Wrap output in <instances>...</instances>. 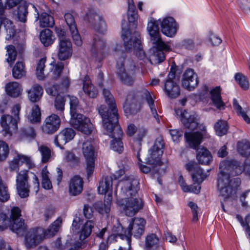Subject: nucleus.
<instances>
[{
	"mask_svg": "<svg viewBox=\"0 0 250 250\" xmlns=\"http://www.w3.org/2000/svg\"><path fill=\"white\" fill-rule=\"evenodd\" d=\"M147 30L150 36V41L155 47L153 53L150 57V61H153L155 63H160L165 59L163 51H168L169 46L162 41L159 25L156 21L151 19L148 21Z\"/></svg>",
	"mask_w": 250,
	"mask_h": 250,
	"instance_id": "1",
	"label": "nucleus"
},
{
	"mask_svg": "<svg viewBox=\"0 0 250 250\" xmlns=\"http://www.w3.org/2000/svg\"><path fill=\"white\" fill-rule=\"evenodd\" d=\"M106 106L101 105L98 108L99 113L103 119V126L106 130V133L113 139H121L123 132L121 126L118 124L119 115L114 112L108 115L105 114Z\"/></svg>",
	"mask_w": 250,
	"mask_h": 250,
	"instance_id": "2",
	"label": "nucleus"
},
{
	"mask_svg": "<svg viewBox=\"0 0 250 250\" xmlns=\"http://www.w3.org/2000/svg\"><path fill=\"white\" fill-rule=\"evenodd\" d=\"M218 175L217 189L219 196L224 200L229 198L235 188L239 186L240 181L238 178L230 179V176L219 169Z\"/></svg>",
	"mask_w": 250,
	"mask_h": 250,
	"instance_id": "3",
	"label": "nucleus"
},
{
	"mask_svg": "<svg viewBox=\"0 0 250 250\" xmlns=\"http://www.w3.org/2000/svg\"><path fill=\"white\" fill-rule=\"evenodd\" d=\"M122 32V38L125 49L127 51H133L134 53L140 60L144 58L145 53L141 46L139 34L134 32L131 35L129 30L125 29L123 24Z\"/></svg>",
	"mask_w": 250,
	"mask_h": 250,
	"instance_id": "4",
	"label": "nucleus"
},
{
	"mask_svg": "<svg viewBox=\"0 0 250 250\" xmlns=\"http://www.w3.org/2000/svg\"><path fill=\"white\" fill-rule=\"evenodd\" d=\"M117 73L122 82L128 85H131L133 82L132 75L136 69L134 62L131 60H125L124 57L117 60Z\"/></svg>",
	"mask_w": 250,
	"mask_h": 250,
	"instance_id": "5",
	"label": "nucleus"
},
{
	"mask_svg": "<svg viewBox=\"0 0 250 250\" xmlns=\"http://www.w3.org/2000/svg\"><path fill=\"white\" fill-rule=\"evenodd\" d=\"M117 204L123 212L128 216H133L143 208L141 199L136 197L122 198L118 200Z\"/></svg>",
	"mask_w": 250,
	"mask_h": 250,
	"instance_id": "6",
	"label": "nucleus"
},
{
	"mask_svg": "<svg viewBox=\"0 0 250 250\" xmlns=\"http://www.w3.org/2000/svg\"><path fill=\"white\" fill-rule=\"evenodd\" d=\"M139 181L133 176H125L119 183L123 198L136 197L139 190Z\"/></svg>",
	"mask_w": 250,
	"mask_h": 250,
	"instance_id": "7",
	"label": "nucleus"
},
{
	"mask_svg": "<svg viewBox=\"0 0 250 250\" xmlns=\"http://www.w3.org/2000/svg\"><path fill=\"white\" fill-rule=\"evenodd\" d=\"M21 210L18 207L13 208L10 212V229L18 235L22 236L27 229L24 220L21 217Z\"/></svg>",
	"mask_w": 250,
	"mask_h": 250,
	"instance_id": "8",
	"label": "nucleus"
},
{
	"mask_svg": "<svg viewBox=\"0 0 250 250\" xmlns=\"http://www.w3.org/2000/svg\"><path fill=\"white\" fill-rule=\"evenodd\" d=\"M83 152L86 159V173L87 177L90 176L93 172L95 166L94 151L92 142L87 141L83 144Z\"/></svg>",
	"mask_w": 250,
	"mask_h": 250,
	"instance_id": "9",
	"label": "nucleus"
},
{
	"mask_svg": "<svg viewBox=\"0 0 250 250\" xmlns=\"http://www.w3.org/2000/svg\"><path fill=\"white\" fill-rule=\"evenodd\" d=\"M219 169L232 176L241 174L244 170L242 164L234 160L222 161L220 164Z\"/></svg>",
	"mask_w": 250,
	"mask_h": 250,
	"instance_id": "10",
	"label": "nucleus"
},
{
	"mask_svg": "<svg viewBox=\"0 0 250 250\" xmlns=\"http://www.w3.org/2000/svg\"><path fill=\"white\" fill-rule=\"evenodd\" d=\"M28 171H21L18 173L16 179V187L19 195L21 198L29 196V186L28 184Z\"/></svg>",
	"mask_w": 250,
	"mask_h": 250,
	"instance_id": "11",
	"label": "nucleus"
},
{
	"mask_svg": "<svg viewBox=\"0 0 250 250\" xmlns=\"http://www.w3.org/2000/svg\"><path fill=\"white\" fill-rule=\"evenodd\" d=\"M43 229L42 228L32 229L26 235L25 244L27 248L35 247L43 239Z\"/></svg>",
	"mask_w": 250,
	"mask_h": 250,
	"instance_id": "12",
	"label": "nucleus"
},
{
	"mask_svg": "<svg viewBox=\"0 0 250 250\" xmlns=\"http://www.w3.org/2000/svg\"><path fill=\"white\" fill-rule=\"evenodd\" d=\"M61 120L59 116L53 114L47 117L42 126L43 132L46 134H52L59 128Z\"/></svg>",
	"mask_w": 250,
	"mask_h": 250,
	"instance_id": "13",
	"label": "nucleus"
},
{
	"mask_svg": "<svg viewBox=\"0 0 250 250\" xmlns=\"http://www.w3.org/2000/svg\"><path fill=\"white\" fill-rule=\"evenodd\" d=\"M197 74L193 69H188L183 74L182 78V86L186 89L191 91L198 84Z\"/></svg>",
	"mask_w": 250,
	"mask_h": 250,
	"instance_id": "14",
	"label": "nucleus"
},
{
	"mask_svg": "<svg viewBox=\"0 0 250 250\" xmlns=\"http://www.w3.org/2000/svg\"><path fill=\"white\" fill-rule=\"evenodd\" d=\"M188 171H192V179L194 183L201 184L207 178V175L203 173L201 167L195 162H190L186 165Z\"/></svg>",
	"mask_w": 250,
	"mask_h": 250,
	"instance_id": "15",
	"label": "nucleus"
},
{
	"mask_svg": "<svg viewBox=\"0 0 250 250\" xmlns=\"http://www.w3.org/2000/svg\"><path fill=\"white\" fill-rule=\"evenodd\" d=\"M164 148V143L162 141L157 140L151 149L150 157L148 158L146 163L151 165L159 164Z\"/></svg>",
	"mask_w": 250,
	"mask_h": 250,
	"instance_id": "16",
	"label": "nucleus"
},
{
	"mask_svg": "<svg viewBox=\"0 0 250 250\" xmlns=\"http://www.w3.org/2000/svg\"><path fill=\"white\" fill-rule=\"evenodd\" d=\"M87 18L88 22L95 30L102 34L106 31V24L100 14L91 11L87 14Z\"/></svg>",
	"mask_w": 250,
	"mask_h": 250,
	"instance_id": "17",
	"label": "nucleus"
},
{
	"mask_svg": "<svg viewBox=\"0 0 250 250\" xmlns=\"http://www.w3.org/2000/svg\"><path fill=\"white\" fill-rule=\"evenodd\" d=\"M75 135V132L72 128H64L55 136L54 143L61 149H64L63 146L73 139Z\"/></svg>",
	"mask_w": 250,
	"mask_h": 250,
	"instance_id": "18",
	"label": "nucleus"
},
{
	"mask_svg": "<svg viewBox=\"0 0 250 250\" xmlns=\"http://www.w3.org/2000/svg\"><path fill=\"white\" fill-rule=\"evenodd\" d=\"M64 17L74 43L78 46H81L82 44V41L79 34L74 17L70 13H66Z\"/></svg>",
	"mask_w": 250,
	"mask_h": 250,
	"instance_id": "19",
	"label": "nucleus"
},
{
	"mask_svg": "<svg viewBox=\"0 0 250 250\" xmlns=\"http://www.w3.org/2000/svg\"><path fill=\"white\" fill-rule=\"evenodd\" d=\"M146 221L142 218H135L131 220L128 229L130 230V237L133 235L134 237L139 238L144 232Z\"/></svg>",
	"mask_w": 250,
	"mask_h": 250,
	"instance_id": "20",
	"label": "nucleus"
},
{
	"mask_svg": "<svg viewBox=\"0 0 250 250\" xmlns=\"http://www.w3.org/2000/svg\"><path fill=\"white\" fill-rule=\"evenodd\" d=\"M178 29V25L172 17L166 18L161 22V31L164 34L168 37L174 36Z\"/></svg>",
	"mask_w": 250,
	"mask_h": 250,
	"instance_id": "21",
	"label": "nucleus"
},
{
	"mask_svg": "<svg viewBox=\"0 0 250 250\" xmlns=\"http://www.w3.org/2000/svg\"><path fill=\"white\" fill-rule=\"evenodd\" d=\"M17 122L16 119H14L12 115H5L1 117V125L3 127L2 132L3 135L6 136L12 135V130H15L17 127Z\"/></svg>",
	"mask_w": 250,
	"mask_h": 250,
	"instance_id": "22",
	"label": "nucleus"
},
{
	"mask_svg": "<svg viewBox=\"0 0 250 250\" xmlns=\"http://www.w3.org/2000/svg\"><path fill=\"white\" fill-rule=\"evenodd\" d=\"M20 162L21 163H25L29 168L34 166V164L32 162L30 157L19 154L16 152L13 160L9 163V168L10 170L11 171L18 170Z\"/></svg>",
	"mask_w": 250,
	"mask_h": 250,
	"instance_id": "23",
	"label": "nucleus"
},
{
	"mask_svg": "<svg viewBox=\"0 0 250 250\" xmlns=\"http://www.w3.org/2000/svg\"><path fill=\"white\" fill-rule=\"evenodd\" d=\"M72 54V44L69 39L59 42L58 56L59 60L64 61L69 59Z\"/></svg>",
	"mask_w": 250,
	"mask_h": 250,
	"instance_id": "24",
	"label": "nucleus"
},
{
	"mask_svg": "<svg viewBox=\"0 0 250 250\" xmlns=\"http://www.w3.org/2000/svg\"><path fill=\"white\" fill-rule=\"evenodd\" d=\"M31 5L35 11L36 21L40 20V25L41 27H51L54 25V20L52 16L43 12L41 13L40 17V11L37 7L34 5Z\"/></svg>",
	"mask_w": 250,
	"mask_h": 250,
	"instance_id": "25",
	"label": "nucleus"
},
{
	"mask_svg": "<svg viewBox=\"0 0 250 250\" xmlns=\"http://www.w3.org/2000/svg\"><path fill=\"white\" fill-rule=\"evenodd\" d=\"M123 108L126 115L128 116L137 113L140 110V106L137 100L130 94L127 96Z\"/></svg>",
	"mask_w": 250,
	"mask_h": 250,
	"instance_id": "26",
	"label": "nucleus"
},
{
	"mask_svg": "<svg viewBox=\"0 0 250 250\" xmlns=\"http://www.w3.org/2000/svg\"><path fill=\"white\" fill-rule=\"evenodd\" d=\"M184 126L190 130L196 129L198 126L197 116L184 110L181 119Z\"/></svg>",
	"mask_w": 250,
	"mask_h": 250,
	"instance_id": "27",
	"label": "nucleus"
},
{
	"mask_svg": "<svg viewBox=\"0 0 250 250\" xmlns=\"http://www.w3.org/2000/svg\"><path fill=\"white\" fill-rule=\"evenodd\" d=\"M83 182L79 176H75L69 181V193L71 196H77L81 193L83 189Z\"/></svg>",
	"mask_w": 250,
	"mask_h": 250,
	"instance_id": "28",
	"label": "nucleus"
},
{
	"mask_svg": "<svg viewBox=\"0 0 250 250\" xmlns=\"http://www.w3.org/2000/svg\"><path fill=\"white\" fill-rule=\"evenodd\" d=\"M103 95L105 102L109 106V109H106L104 114H107L108 112V115L110 113H114V112L118 113L115 100L110 90L106 88H104L103 90Z\"/></svg>",
	"mask_w": 250,
	"mask_h": 250,
	"instance_id": "29",
	"label": "nucleus"
},
{
	"mask_svg": "<svg viewBox=\"0 0 250 250\" xmlns=\"http://www.w3.org/2000/svg\"><path fill=\"white\" fill-rule=\"evenodd\" d=\"M204 134L200 132H196L193 133H185V137L188 145L190 147L196 149L198 146L200 144Z\"/></svg>",
	"mask_w": 250,
	"mask_h": 250,
	"instance_id": "30",
	"label": "nucleus"
},
{
	"mask_svg": "<svg viewBox=\"0 0 250 250\" xmlns=\"http://www.w3.org/2000/svg\"><path fill=\"white\" fill-rule=\"evenodd\" d=\"M210 93V99L214 105L220 110L225 109V104L222 100L220 87L216 86L211 90Z\"/></svg>",
	"mask_w": 250,
	"mask_h": 250,
	"instance_id": "31",
	"label": "nucleus"
},
{
	"mask_svg": "<svg viewBox=\"0 0 250 250\" xmlns=\"http://www.w3.org/2000/svg\"><path fill=\"white\" fill-rule=\"evenodd\" d=\"M142 93L143 94L142 96L147 102L154 118L156 119L158 123H160V118H161V116L159 115L157 112V110L154 105V100L151 96L150 93L146 89L143 90Z\"/></svg>",
	"mask_w": 250,
	"mask_h": 250,
	"instance_id": "32",
	"label": "nucleus"
},
{
	"mask_svg": "<svg viewBox=\"0 0 250 250\" xmlns=\"http://www.w3.org/2000/svg\"><path fill=\"white\" fill-rule=\"evenodd\" d=\"M165 89L167 95L170 98H176L180 94V87L174 81H166Z\"/></svg>",
	"mask_w": 250,
	"mask_h": 250,
	"instance_id": "33",
	"label": "nucleus"
},
{
	"mask_svg": "<svg viewBox=\"0 0 250 250\" xmlns=\"http://www.w3.org/2000/svg\"><path fill=\"white\" fill-rule=\"evenodd\" d=\"M83 90L90 98H95L98 94L96 88L91 83L89 76H85L83 80Z\"/></svg>",
	"mask_w": 250,
	"mask_h": 250,
	"instance_id": "34",
	"label": "nucleus"
},
{
	"mask_svg": "<svg viewBox=\"0 0 250 250\" xmlns=\"http://www.w3.org/2000/svg\"><path fill=\"white\" fill-rule=\"evenodd\" d=\"M196 158L200 164L209 165L212 161L210 152L204 147L197 149Z\"/></svg>",
	"mask_w": 250,
	"mask_h": 250,
	"instance_id": "35",
	"label": "nucleus"
},
{
	"mask_svg": "<svg viewBox=\"0 0 250 250\" xmlns=\"http://www.w3.org/2000/svg\"><path fill=\"white\" fill-rule=\"evenodd\" d=\"M115 238L119 237L122 240L125 239L128 249L131 246V237H130V230L125 229L121 225H119L115 230Z\"/></svg>",
	"mask_w": 250,
	"mask_h": 250,
	"instance_id": "36",
	"label": "nucleus"
},
{
	"mask_svg": "<svg viewBox=\"0 0 250 250\" xmlns=\"http://www.w3.org/2000/svg\"><path fill=\"white\" fill-rule=\"evenodd\" d=\"M5 88L7 95L13 98L19 97L21 95L22 90L21 85L16 82L7 83Z\"/></svg>",
	"mask_w": 250,
	"mask_h": 250,
	"instance_id": "37",
	"label": "nucleus"
},
{
	"mask_svg": "<svg viewBox=\"0 0 250 250\" xmlns=\"http://www.w3.org/2000/svg\"><path fill=\"white\" fill-rule=\"evenodd\" d=\"M112 178L110 176H107L103 178L99 183L98 187L99 193L101 194H106L107 192L112 190Z\"/></svg>",
	"mask_w": 250,
	"mask_h": 250,
	"instance_id": "38",
	"label": "nucleus"
},
{
	"mask_svg": "<svg viewBox=\"0 0 250 250\" xmlns=\"http://www.w3.org/2000/svg\"><path fill=\"white\" fill-rule=\"evenodd\" d=\"M42 93V88L38 84H34L28 91L29 99L33 102H37L41 98Z\"/></svg>",
	"mask_w": 250,
	"mask_h": 250,
	"instance_id": "39",
	"label": "nucleus"
},
{
	"mask_svg": "<svg viewBox=\"0 0 250 250\" xmlns=\"http://www.w3.org/2000/svg\"><path fill=\"white\" fill-rule=\"evenodd\" d=\"M62 222V220L60 218L55 220L45 231L43 230V238L45 237L49 238L53 236L58 231Z\"/></svg>",
	"mask_w": 250,
	"mask_h": 250,
	"instance_id": "40",
	"label": "nucleus"
},
{
	"mask_svg": "<svg viewBox=\"0 0 250 250\" xmlns=\"http://www.w3.org/2000/svg\"><path fill=\"white\" fill-rule=\"evenodd\" d=\"M62 222V220L60 218L55 220L45 231L43 230V238L45 237L49 238L53 236L58 231Z\"/></svg>",
	"mask_w": 250,
	"mask_h": 250,
	"instance_id": "41",
	"label": "nucleus"
},
{
	"mask_svg": "<svg viewBox=\"0 0 250 250\" xmlns=\"http://www.w3.org/2000/svg\"><path fill=\"white\" fill-rule=\"evenodd\" d=\"M62 222V220L60 218L55 220L45 231L43 230V238L45 237L49 238L53 236L58 231Z\"/></svg>",
	"mask_w": 250,
	"mask_h": 250,
	"instance_id": "42",
	"label": "nucleus"
},
{
	"mask_svg": "<svg viewBox=\"0 0 250 250\" xmlns=\"http://www.w3.org/2000/svg\"><path fill=\"white\" fill-rule=\"evenodd\" d=\"M95 225L94 220L87 221L82 227L80 231V239L84 240L88 237L91 233L92 229Z\"/></svg>",
	"mask_w": 250,
	"mask_h": 250,
	"instance_id": "43",
	"label": "nucleus"
},
{
	"mask_svg": "<svg viewBox=\"0 0 250 250\" xmlns=\"http://www.w3.org/2000/svg\"><path fill=\"white\" fill-rule=\"evenodd\" d=\"M55 38L52 35V32L49 29H45L40 33V40L45 46H48L52 44Z\"/></svg>",
	"mask_w": 250,
	"mask_h": 250,
	"instance_id": "44",
	"label": "nucleus"
},
{
	"mask_svg": "<svg viewBox=\"0 0 250 250\" xmlns=\"http://www.w3.org/2000/svg\"><path fill=\"white\" fill-rule=\"evenodd\" d=\"M38 150L41 155V162L45 164L51 160L53 152L48 146L44 145H41L38 146Z\"/></svg>",
	"mask_w": 250,
	"mask_h": 250,
	"instance_id": "45",
	"label": "nucleus"
},
{
	"mask_svg": "<svg viewBox=\"0 0 250 250\" xmlns=\"http://www.w3.org/2000/svg\"><path fill=\"white\" fill-rule=\"evenodd\" d=\"M28 5L25 1L21 3L18 7L17 17L20 21L25 22L26 21V17L28 14Z\"/></svg>",
	"mask_w": 250,
	"mask_h": 250,
	"instance_id": "46",
	"label": "nucleus"
},
{
	"mask_svg": "<svg viewBox=\"0 0 250 250\" xmlns=\"http://www.w3.org/2000/svg\"><path fill=\"white\" fill-rule=\"evenodd\" d=\"M71 119L70 120L71 125L76 129L78 130L80 128L81 125L84 124V122L86 119L88 118L84 116L81 112L71 115Z\"/></svg>",
	"mask_w": 250,
	"mask_h": 250,
	"instance_id": "47",
	"label": "nucleus"
},
{
	"mask_svg": "<svg viewBox=\"0 0 250 250\" xmlns=\"http://www.w3.org/2000/svg\"><path fill=\"white\" fill-rule=\"evenodd\" d=\"M235 80L240 86L244 90H247L250 88V82L247 77L241 73H237L235 75Z\"/></svg>",
	"mask_w": 250,
	"mask_h": 250,
	"instance_id": "48",
	"label": "nucleus"
},
{
	"mask_svg": "<svg viewBox=\"0 0 250 250\" xmlns=\"http://www.w3.org/2000/svg\"><path fill=\"white\" fill-rule=\"evenodd\" d=\"M105 47L104 41L98 37L94 38L93 42L91 45V52L93 54L102 53Z\"/></svg>",
	"mask_w": 250,
	"mask_h": 250,
	"instance_id": "49",
	"label": "nucleus"
},
{
	"mask_svg": "<svg viewBox=\"0 0 250 250\" xmlns=\"http://www.w3.org/2000/svg\"><path fill=\"white\" fill-rule=\"evenodd\" d=\"M237 151L242 156L247 157L250 154V143L246 140L239 142Z\"/></svg>",
	"mask_w": 250,
	"mask_h": 250,
	"instance_id": "50",
	"label": "nucleus"
},
{
	"mask_svg": "<svg viewBox=\"0 0 250 250\" xmlns=\"http://www.w3.org/2000/svg\"><path fill=\"white\" fill-rule=\"evenodd\" d=\"M26 71L23 63L18 62L12 69V75L14 78L19 79L25 75Z\"/></svg>",
	"mask_w": 250,
	"mask_h": 250,
	"instance_id": "51",
	"label": "nucleus"
},
{
	"mask_svg": "<svg viewBox=\"0 0 250 250\" xmlns=\"http://www.w3.org/2000/svg\"><path fill=\"white\" fill-rule=\"evenodd\" d=\"M216 134L219 136L225 135L228 131V126L227 122L224 120H218L214 125Z\"/></svg>",
	"mask_w": 250,
	"mask_h": 250,
	"instance_id": "52",
	"label": "nucleus"
},
{
	"mask_svg": "<svg viewBox=\"0 0 250 250\" xmlns=\"http://www.w3.org/2000/svg\"><path fill=\"white\" fill-rule=\"evenodd\" d=\"M159 244V239L154 234L148 235L146 238V247L147 249L156 248Z\"/></svg>",
	"mask_w": 250,
	"mask_h": 250,
	"instance_id": "53",
	"label": "nucleus"
},
{
	"mask_svg": "<svg viewBox=\"0 0 250 250\" xmlns=\"http://www.w3.org/2000/svg\"><path fill=\"white\" fill-rule=\"evenodd\" d=\"M69 99L71 115L82 112L83 109L79 104L78 99L74 96L70 97Z\"/></svg>",
	"mask_w": 250,
	"mask_h": 250,
	"instance_id": "54",
	"label": "nucleus"
},
{
	"mask_svg": "<svg viewBox=\"0 0 250 250\" xmlns=\"http://www.w3.org/2000/svg\"><path fill=\"white\" fill-rule=\"evenodd\" d=\"M9 197L8 188L1 176H0V201L2 202H6L9 199Z\"/></svg>",
	"mask_w": 250,
	"mask_h": 250,
	"instance_id": "55",
	"label": "nucleus"
},
{
	"mask_svg": "<svg viewBox=\"0 0 250 250\" xmlns=\"http://www.w3.org/2000/svg\"><path fill=\"white\" fill-rule=\"evenodd\" d=\"M7 54L8 56L6 59L7 62L10 65L15 62L17 58V51L15 47L12 45H9L6 47Z\"/></svg>",
	"mask_w": 250,
	"mask_h": 250,
	"instance_id": "56",
	"label": "nucleus"
},
{
	"mask_svg": "<svg viewBox=\"0 0 250 250\" xmlns=\"http://www.w3.org/2000/svg\"><path fill=\"white\" fill-rule=\"evenodd\" d=\"M41 112L38 105H35L32 109L30 115H28V119L31 123L39 122L41 120Z\"/></svg>",
	"mask_w": 250,
	"mask_h": 250,
	"instance_id": "57",
	"label": "nucleus"
},
{
	"mask_svg": "<svg viewBox=\"0 0 250 250\" xmlns=\"http://www.w3.org/2000/svg\"><path fill=\"white\" fill-rule=\"evenodd\" d=\"M95 207L99 213L103 215H105L107 218L109 217L110 211V207L109 204L104 203L103 204L102 203H97L95 204Z\"/></svg>",
	"mask_w": 250,
	"mask_h": 250,
	"instance_id": "58",
	"label": "nucleus"
},
{
	"mask_svg": "<svg viewBox=\"0 0 250 250\" xmlns=\"http://www.w3.org/2000/svg\"><path fill=\"white\" fill-rule=\"evenodd\" d=\"M233 106L235 110L236 111L237 114L241 116L247 123L250 124V118L247 115L246 113L242 110V107L240 105L236 99L233 100Z\"/></svg>",
	"mask_w": 250,
	"mask_h": 250,
	"instance_id": "59",
	"label": "nucleus"
},
{
	"mask_svg": "<svg viewBox=\"0 0 250 250\" xmlns=\"http://www.w3.org/2000/svg\"><path fill=\"white\" fill-rule=\"evenodd\" d=\"M48 171L46 168H44L42 172V188L46 189H50L52 188V183L48 178Z\"/></svg>",
	"mask_w": 250,
	"mask_h": 250,
	"instance_id": "60",
	"label": "nucleus"
},
{
	"mask_svg": "<svg viewBox=\"0 0 250 250\" xmlns=\"http://www.w3.org/2000/svg\"><path fill=\"white\" fill-rule=\"evenodd\" d=\"M45 58H42L39 61L36 68V75L38 78L40 80H42L45 77V74L43 72L45 67Z\"/></svg>",
	"mask_w": 250,
	"mask_h": 250,
	"instance_id": "61",
	"label": "nucleus"
},
{
	"mask_svg": "<svg viewBox=\"0 0 250 250\" xmlns=\"http://www.w3.org/2000/svg\"><path fill=\"white\" fill-rule=\"evenodd\" d=\"M9 153L8 144L3 141H0V161L6 159Z\"/></svg>",
	"mask_w": 250,
	"mask_h": 250,
	"instance_id": "62",
	"label": "nucleus"
},
{
	"mask_svg": "<svg viewBox=\"0 0 250 250\" xmlns=\"http://www.w3.org/2000/svg\"><path fill=\"white\" fill-rule=\"evenodd\" d=\"M92 129L93 125L89 119H86L84 124H82L80 128L78 129L79 131L87 135L91 134Z\"/></svg>",
	"mask_w": 250,
	"mask_h": 250,
	"instance_id": "63",
	"label": "nucleus"
},
{
	"mask_svg": "<svg viewBox=\"0 0 250 250\" xmlns=\"http://www.w3.org/2000/svg\"><path fill=\"white\" fill-rule=\"evenodd\" d=\"M240 200L243 207L250 208V190L244 192L241 195Z\"/></svg>",
	"mask_w": 250,
	"mask_h": 250,
	"instance_id": "64",
	"label": "nucleus"
}]
</instances>
